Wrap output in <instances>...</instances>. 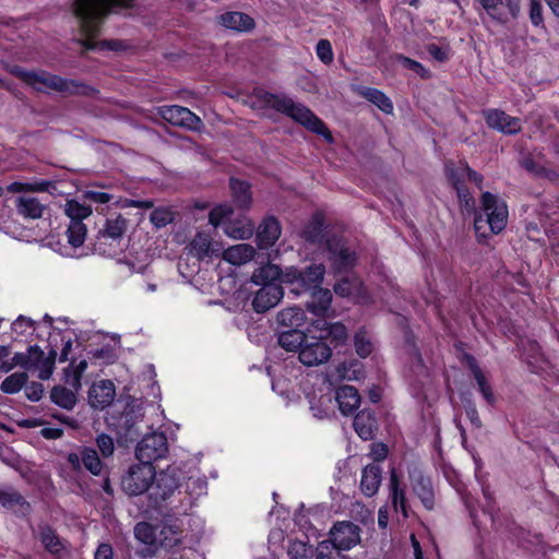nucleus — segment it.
Masks as SVG:
<instances>
[{"instance_id": "1", "label": "nucleus", "mask_w": 559, "mask_h": 559, "mask_svg": "<svg viewBox=\"0 0 559 559\" xmlns=\"http://www.w3.org/2000/svg\"><path fill=\"white\" fill-rule=\"evenodd\" d=\"M134 0H75L74 14L81 32L87 37L99 33L100 25L110 12L132 7Z\"/></svg>"}, {"instance_id": "2", "label": "nucleus", "mask_w": 559, "mask_h": 559, "mask_svg": "<svg viewBox=\"0 0 559 559\" xmlns=\"http://www.w3.org/2000/svg\"><path fill=\"white\" fill-rule=\"evenodd\" d=\"M258 95L265 106L289 116L311 132L324 136L328 142L333 141L324 122L302 104L295 103L287 96L275 95L269 92H260Z\"/></svg>"}, {"instance_id": "3", "label": "nucleus", "mask_w": 559, "mask_h": 559, "mask_svg": "<svg viewBox=\"0 0 559 559\" xmlns=\"http://www.w3.org/2000/svg\"><path fill=\"white\" fill-rule=\"evenodd\" d=\"M55 188V183L49 180L35 181H14L8 186V191L19 193L14 200V205L19 215L26 219H38L43 217L47 210L46 203L41 202L34 192H47Z\"/></svg>"}, {"instance_id": "4", "label": "nucleus", "mask_w": 559, "mask_h": 559, "mask_svg": "<svg viewBox=\"0 0 559 559\" xmlns=\"http://www.w3.org/2000/svg\"><path fill=\"white\" fill-rule=\"evenodd\" d=\"M509 212L504 200L490 192L481 195V212L475 215L474 229L477 237H487L486 227L492 234L501 233L508 223Z\"/></svg>"}, {"instance_id": "5", "label": "nucleus", "mask_w": 559, "mask_h": 559, "mask_svg": "<svg viewBox=\"0 0 559 559\" xmlns=\"http://www.w3.org/2000/svg\"><path fill=\"white\" fill-rule=\"evenodd\" d=\"M11 72L38 92L48 93L53 91L64 94H73L76 93L80 87L74 81H68L45 71H26L19 67H14Z\"/></svg>"}, {"instance_id": "6", "label": "nucleus", "mask_w": 559, "mask_h": 559, "mask_svg": "<svg viewBox=\"0 0 559 559\" xmlns=\"http://www.w3.org/2000/svg\"><path fill=\"white\" fill-rule=\"evenodd\" d=\"M128 228V221L122 215L106 219L104 227L98 233L96 250L108 257H114Z\"/></svg>"}, {"instance_id": "7", "label": "nucleus", "mask_w": 559, "mask_h": 559, "mask_svg": "<svg viewBox=\"0 0 559 559\" xmlns=\"http://www.w3.org/2000/svg\"><path fill=\"white\" fill-rule=\"evenodd\" d=\"M156 471L153 464L140 462L129 467L122 477L121 486L129 496H139L151 489Z\"/></svg>"}, {"instance_id": "8", "label": "nucleus", "mask_w": 559, "mask_h": 559, "mask_svg": "<svg viewBox=\"0 0 559 559\" xmlns=\"http://www.w3.org/2000/svg\"><path fill=\"white\" fill-rule=\"evenodd\" d=\"M168 452L167 438L163 432H152L142 438L135 449V456L140 462L152 464L163 459Z\"/></svg>"}, {"instance_id": "9", "label": "nucleus", "mask_w": 559, "mask_h": 559, "mask_svg": "<svg viewBox=\"0 0 559 559\" xmlns=\"http://www.w3.org/2000/svg\"><path fill=\"white\" fill-rule=\"evenodd\" d=\"M332 356V349L320 336L307 335L299 352V360L302 365L312 367L326 362Z\"/></svg>"}, {"instance_id": "10", "label": "nucleus", "mask_w": 559, "mask_h": 559, "mask_svg": "<svg viewBox=\"0 0 559 559\" xmlns=\"http://www.w3.org/2000/svg\"><path fill=\"white\" fill-rule=\"evenodd\" d=\"M160 117L167 122L192 131H199L203 122L199 116L190 109L177 105L163 106L158 109Z\"/></svg>"}, {"instance_id": "11", "label": "nucleus", "mask_w": 559, "mask_h": 559, "mask_svg": "<svg viewBox=\"0 0 559 559\" xmlns=\"http://www.w3.org/2000/svg\"><path fill=\"white\" fill-rule=\"evenodd\" d=\"M485 12L496 22L506 24L516 19L521 11V0H477Z\"/></svg>"}, {"instance_id": "12", "label": "nucleus", "mask_w": 559, "mask_h": 559, "mask_svg": "<svg viewBox=\"0 0 559 559\" xmlns=\"http://www.w3.org/2000/svg\"><path fill=\"white\" fill-rule=\"evenodd\" d=\"M330 539L338 549H352L360 542V530L352 522H338L330 531Z\"/></svg>"}, {"instance_id": "13", "label": "nucleus", "mask_w": 559, "mask_h": 559, "mask_svg": "<svg viewBox=\"0 0 559 559\" xmlns=\"http://www.w3.org/2000/svg\"><path fill=\"white\" fill-rule=\"evenodd\" d=\"M486 123L489 128L498 130L504 134H516L522 129L520 118L509 116L500 109H487L483 112Z\"/></svg>"}, {"instance_id": "14", "label": "nucleus", "mask_w": 559, "mask_h": 559, "mask_svg": "<svg viewBox=\"0 0 559 559\" xmlns=\"http://www.w3.org/2000/svg\"><path fill=\"white\" fill-rule=\"evenodd\" d=\"M408 475L413 492L420 499L427 510H432L435 507V493L430 478L425 476L417 467L409 469Z\"/></svg>"}, {"instance_id": "15", "label": "nucleus", "mask_w": 559, "mask_h": 559, "mask_svg": "<svg viewBox=\"0 0 559 559\" xmlns=\"http://www.w3.org/2000/svg\"><path fill=\"white\" fill-rule=\"evenodd\" d=\"M329 259L337 272H345L352 269L356 262V254L350 251L341 240L332 239L326 242Z\"/></svg>"}, {"instance_id": "16", "label": "nucleus", "mask_w": 559, "mask_h": 559, "mask_svg": "<svg viewBox=\"0 0 559 559\" xmlns=\"http://www.w3.org/2000/svg\"><path fill=\"white\" fill-rule=\"evenodd\" d=\"M282 297L283 289L280 284L266 283L255 292L252 307L257 312L262 313L275 307Z\"/></svg>"}, {"instance_id": "17", "label": "nucleus", "mask_w": 559, "mask_h": 559, "mask_svg": "<svg viewBox=\"0 0 559 559\" xmlns=\"http://www.w3.org/2000/svg\"><path fill=\"white\" fill-rule=\"evenodd\" d=\"M56 356L53 349L46 355L37 345L31 346L29 370H38L39 379L48 380L55 369Z\"/></svg>"}, {"instance_id": "18", "label": "nucleus", "mask_w": 559, "mask_h": 559, "mask_svg": "<svg viewBox=\"0 0 559 559\" xmlns=\"http://www.w3.org/2000/svg\"><path fill=\"white\" fill-rule=\"evenodd\" d=\"M325 267L323 264H311L304 271H294L292 283L305 288V290H316L321 288L320 285L323 281Z\"/></svg>"}, {"instance_id": "19", "label": "nucleus", "mask_w": 559, "mask_h": 559, "mask_svg": "<svg viewBox=\"0 0 559 559\" xmlns=\"http://www.w3.org/2000/svg\"><path fill=\"white\" fill-rule=\"evenodd\" d=\"M116 395L115 384L110 380L95 382L88 391V402L94 408H105L111 404Z\"/></svg>"}, {"instance_id": "20", "label": "nucleus", "mask_w": 559, "mask_h": 559, "mask_svg": "<svg viewBox=\"0 0 559 559\" xmlns=\"http://www.w3.org/2000/svg\"><path fill=\"white\" fill-rule=\"evenodd\" d=\"M178 488V483L175 474L167 469L163 471L159 474L156 473V477L153 480V485L151 487V496L157 500H166L169 498L175 490Z\"/></svg>"}, {"instance_id": "21", "label": "nucleus", "mask_w": 559, "mask_h": 559, "mask_svg": "<svg viewBox=\"0 0 559 559\" xmlns=\"http://www.w3.org/2000/svg\"><path fill=\"white\" fill-rule=\"evenodd\" d=\"M447 176L452 182L453 187L457 189V186H463V182L468 179L475 182L479 188L483 181V176L474 171L465 163H448L445 165Z\"/></svg>"}, {"instance_id": "22", "label": "nucleus", "mask_w": 559, "mask_h": 559, "mask_svg": "<svg viewBox=\"0 0 559 559\" xmlns=\"http://www.w3.org/2000/svg\"><path fill=\"white\" fill-rule=\"evenodd\" d=\"M334 290L338 296L350 297L358 302L369 301L362 283L357 277H345L337 282Z\"/></svg>"}, {"instance_id": "23", "label": "nucleus", "mask_w": 559, "mask_h": 559, "mask_svg": "<svg viewBox=\"0 0 559 559\" xmlns=\"http://www.w3.org/2000/svg\"><path fill=\"white\" fill-rule=\"evenodd\" d=\"M382 469L378 464L367 465L361 473L360 489L367 497L374 496L380 487Z\"/></svg>"}, {"instance_id": "24", "label": "nucleus", "mask_w": 559, "mask_h": 559, "mask_svg": "<svg viewBox=\"0 0 559 559\" xmlns=\"http://www.w3.org/2000/svg\"><path fill=\"white\" fill-rule=\"evenodd\" d=\"M280 236V223L274 217L265 218L258 228V245L261 249H267L276 242Z\"/></svg>"}, {"instance_id": "25", "label": "nucleus", "mask_w": 559, "mask_h": 559, "mask_svg": "<svg viewBox=\"0 0 559 559\" xmlns=\"http://www.w3.org/2000/svg\"><path fill=\"white\" fill-rule=\"evenodd\" d=\"M218 22L224 27L236 32H248L254 27V21L242 12H226L218 16Z\"/></svg>"}, {"instance_id": "26", "label": "nucleus", "mask_w": 559, "mask_h": 559, "mask_svg": "<svg viewBox=\"0 0 559 559\" xmlns=\"http://www.w3.org/2000/svg\"><path fill=\"white\" fill-rule=\"evenodd\" d=\"M335 401L343 415L352 414L360 404V396L356 388L343 385L337 389Z\"/></svg>"}, {"instance_id": "27", "label": "nucleus", "mask_w": 559, "mask_h": 559, "mask_svg": "<svg viewBox=\"0 0 559 559\" xmlns=\"http://www.w3.org/2000/svg\"><path fill=\"white\" fill-rule=\"evenodd\" d=\"M389 488L391 503L394 511H401L403 518L406 519L408 516L406 493L404 488L400 486V480L395 469L391 471Z\"/></svg>"}, {"instance_id": "28", "label": "nucleus", "mask_w": 559, "mask_h": 559, "mask_svg": "<svg viewBox=\"0 0 559 559\" xmlns=\"http://www.w3.org/2000/svg\"><path fill=\"white\" fill-rule=\"evenodd\" d=\"M354 429L364 440H371L377 430V419L372 412L362 409L354 419Z\"/></svg>"}, {"instance_id": "29", "label": "nucleus", "mask_w": 559, "mask_h": 559, "mask_svg": "<svg viewBox=\"0 0 559 559\" xmlns=\"http://www.w3.org/2000/svg\"><path fill=\"white\" fill-rule=\"evenodd\" d=\"M254 255L255 249L248 243L231 246L223 252V259L234 265H242L251 261Z\"/></svg>"}, {"instance_id": "30", "label": "nucleus", "mask_w": 559, "mask_h": 559, "mask_svg": "<svg viewBox=\"0 0 559 559\" xmlns=\"http://www.w3.org/2000/svg\"><path fill=\"white\" fill-rule=\"evenodd\" d=\"M190 252L198 259L218 255L221 249L212 243L211 237L205 233H199L189 245Z\"/></svg>"}, {"instance_id": "31", "label": "nucleus", "mask_w": 559, "mask_h": 559, "mask_svg": "<svg viewBox=\"0 0 559 559\" xmlns=\"http://www.w3.org/2000/svg\"><path fill=\"white\" fill-rule=\"evenodd\" d=\"M332 301V294L329 289L318 288L311 292L307 301V309L316 316H324Z\"/></svg>"}, {"instance_id": "32", "label": "nucleus", "mask_w": 559, "mask_h": 559, "mask_svg": "<svg viewBox=\"0 0 559 559\" xmlns=\"http://www.w3.org/2000/svg\"><path fill=\"white\" fill-rule=\"evenodd\" d=\"M466 360H467L468 367H469V369H471V371H472V373L474 376V379H475V381H476V383L478 385L479 392L481 393L484 399L489 404H493L495 396H493V393L491 391V386L488 384L487 379H486L484 372L481 371V369L477 365V361L475 360V358L473 356H469V355L466 356Z\"/></svg>"}, {"instance_id": "33", "label": "nucleus", "mask_w": 559, "mask_h": 559, "mask_svg": "<svg viewBox=\"0 0 559 559\" xmlns=\"http://www.w3.org/2000/svg\"><path fill=\"white\" fill-rule=\"evenodd\" d=\"M276 320L282 326L297 329L304 324L306 316L300 307L294 306L281 310L277 313Z\"/></svg>"}, {"instance_id": "34", "label": "nucleus", "mask_w": 559, "mask_h": 559, "mask_svg": "<svg viewBox=\"0 0 559 559\" xmlns=\"http://www.w3.org/2000/svg\"><path fill=\"white\" fill-rule=\"evenodd\" d=\"M307 335L298 329H290L278 335V344L287 352L299 353Z\"/></svg>"}, {"instance_id": "35", "label": "nucleus", "mask_w": 559, "mask_h": 559, "mask_svg": "<svg viewBox=\"0 0 559 559\" xmlns=\"http://www.w3.org/2000/svg\"><path fill=\"white\" fill-rule=\"evenodd\" d=\"M360 95L367 100L376 105L384 114L393 112V104L391 99L380 90L372 87H364L360 91Z\"/></svg>"}, {"instance_id": "36", "label": "nucleus", "mask_w": 559, "mask_h": 559, "mask_svg": "<svg viewBox=\"0 0 559 559\" xmlns=\"http://www.w3.org/2000/svg\"><path fill=\"white\" fill-rule=\"evenodd\" d=\"M281 269L275 264H265L253 272L251 283L255 285H266V283H276L281 276Z\"/></svg>"}, {"instance_id": "37", "label": "nucleus", "mask_w": 559, "mask_h": 559, "mask_svg": "<svg viewBox=\"0 0 559 559\" xmlns=\"http://www.w3.org/2000/svg\"><path fill=\"white\" fill-rule=\"evenodd\" d=\"M182 532L177 523H165L160 530V545L173 548L181 543Z\"/></svg>"}, {"instance_id": "38", "label": "nucleus", "mask_w": 559, "mask_h": 559, "mask_svg": "<svg viewBox=\"0 0 559 559\" xmlns=\"http://www.w3.org/2000/svg\"><path fill=\"white\" fill-rule=\"evenodd\" d=\"M87 368V361L85 359L80 360L74 365L72 361L71 365L64 369V381L68 385H70L73 390L78 391L81 389V378Z\"/></svg>"}, {"instance_id": "39", "label": "nucleus", "mask_w": 559, "mask_h": 559, "mask_svg": "<svg viewBox=\"0 0 559 559\" xmlns=\"http://www.w3.org/2000/svg\"><path fill=\"white\" fill-rule=\"evenodd\" d=\"M230 189L233 192V197L235 202L240 207H248L251 203V192L250 186L246 181H241L238 179H230Z\"/></svg>"}, {"instance_id": "40", "label": "nucleus", "mask_w": 559, "mask_h": 559, "mask_svg": "<svg viewBox=\"0 0 559 559\" xmlns=\"http://www.w3.org/2000/svg\"><path fill=\"white\" fill-rule=\"evenodd\" d=\"M50 397L56 405L66 409H72L76 404L74 392L61 385H57L51 390Z\"/></svg>"}, {"instance_id": "41", "label": "nucleus", "mask_w": 559, "mask_h": 559, "mask_svg": "<svg viewBox=\"0 0 559 559\" xmlns=\"http://www.w3.org/2000/svg\"><path fill=\"white\" fill-rule=\"evenodd\" d=\"M64 213L70 222H83L92 215L93 211L90 205L82 204L76 200H69L64 204Z\"/></svg>"}, {"instance_id": "42", "label": "nucleus", "mask_w": 559, "mask_h": 559, "mask_svg": "<svg viewBox=\"0 0 559 559\" xmlns=\"http://www.w3.org/2000/svg\"><path fill=\"white\" fill-rule=\"evenodd\" d=\"M66 237L72 248L81 247L86 237L85 224L83 222H70L66 230Z\"/></svg>"}, {"instance_id": "43", "label": "nucleus", "mask_w": 559, "mask_h": 559, "mask_svg": "<svg viewBox=\"0 0 559 559\" xmlns=\"http://www.w3.org/2000/svg\"><path fill=\"white\" fill-rule=\"evenodd\" d=\"M82 465L95 476L102 474L103 463L93 448L82 447Z\"/></svg>"}, {"instance_id": "44", "label": "nucleus", "mask_w": 559, "mask_h": 559, "mask_svg": "<svg viewBox=\"0 0 559 559\" xmlns=\"http://www.w3.org/2000/svg\"><path fill=\"white\" fill-rule=\"evenodd\" d=\"M331 539L322 540L316 549V559H347Z\"/></svg>"}, {"instance_id": "45", "label": "nucleus", "mask_w": 559, "mask_h": 559, "mask_svg": "<svg viewBox=\"0 0 559 559\" xmlns=\"http://www.w3.org/2000/svg\"><path fill=\"white\" fill-rule=\"evenodd\" d=\"M27 378L25 372H15L2 381L0 389L5 394L17 393L25 385Z\"/></svg>"}, {"instance_id": "46", "label": "nucleus", "mask_w": 559, "mask_h": 559, "mask_svg": "<svg viewBox=\"0 0 559 559\" xmlns=\"http://www.w3.org/2000/svg\"><path fill=\"white\" fill-rule=\"evenodd\" d=\"M323 233V222L320 216H314L312 221L302 230L301 237L311 243L321 241Z\"/></svg>"}, {"instance_id": "47", "label": "nucleus", "mask_w": 559, "mask_h": 559, "mask_svg": "<svg viewBox=\"0 0 559 559\" xmlns=\"http://www.w3.org/2000/svg\"><path fill=\"white\" fill-rule=\"evenodd\" d=\"M186 491L192 498H199L206 495V478L202 475H191L186 483Z\"/></svg>"}, {"instance_id": "48", "label": "nucleus", "mask_w": 559, "mask_h": 559, "mask_svg": "<svg viewBox=\"0 0 559 559\" xmlns=\"http://www.w3.org/2000/svg\"><path fill=\"white\" fill-rule=\"evenodd\" d=\"M40 540L45 548L51 554H59L62 550V544L60 538L50 527L40 528Z\"/></svg>"}, {"instance_id": "49", "label": "nucleus", "mask_w": 559, "mask_h": 559, "mask_svg": "<svg viewBox=\"0 0 559 559\" xmlns=\"http://www.w3.org/2000/svg\"><path fill=\"white\" fill-rule=\"evenodd\" d=\"M332 400L331 394L321 395L318 402L311 399L309 403L313 416L320 419L326 417L332 406Z\"/></svg>"}, {"instance_id": "50", "label": "nucleus", "mask_w": 559, "mask_h": 559, "mask_svg": "<svg viewBox=\"0 0 559 559\" xmlns=\"http://www.w3.org/2000/svg\"><path fill=\"white\" fill-rule=\"evenodd\" d=\"M355 350L358 356L366 358L372 353L373 345L365 330L358 331L354 336Z\"/></svg>"}, {"instance_id": "51", "label": "nucleus", "mask_w": 559, "mask_h": 559, "mask_svg": "<svg viewBox=\"0 0 559 559\" xmlns=\"http://www.w3.org/2000/svg\"><path fill=\"white\" fill-rule=\"evenodd\" d=\"M224 231L234 239H248L253 235L254 226L251 223H241V225L228 224Z\"/></svg>"}, {"instance_id": "52", "label": "nucleus", "mask_w": 559, "mask_h": 559, "mask_svg": "<svg viewBox=\"0 0 559 559\" xmlns=\"http://www.w3.org/2000/svg\"><path fill=\"white\" fill-rule=\"evenodd\" d=\"M233 209L229 205L221 204L211 210L209 221L214 227H217L229 219Z\"/></svg>"}, {"instance_id": "53", "label": "nucleus", "mask_w": 559, "mask_h": 559, "mask_svg": "<svg viewBox=\"0 0 559 559\" xmlns=\"http://www.w3.org/2000/svg\"><path fill=\"white\" fill-rule=\"evenodd\" d=\"M150 221L155 227L162 228L174 221V213L168 207H158L151 213Z\"/></svg>"}, {"instance_id": "54", "label": "nucleus", "mask_w": 559, "mask_h": 559, "mask_svg": "<svg viewBox=\"0 0 559 559\" xmlns=\"http://www.w3.org/2000/svg\"><path fill=\"white\" fill-rule=\"evenodd\" d=\"M324 337H330L332 342H335L336 344H342L347 340V329L344 324L336 322L330 324L325 329V334H323Z\"/></svg>"}, {"instance_id": "55", "label": "nucleus", "mask_w": 559, "mask_h": 559, "mask_svg": "<svg viewBox=\"0 0 559 559\" xmlns=\"http://www.w3.org/2000/svg\"><path fill=\"white\" fill-rule=\"evenodd\" d=\"M317 57L324 64H330L334 60V53L332 49V45L328 39H320L316 46Z\"/></svg>"}, {"instance_id": "56", "label": "nucleus", "mask_w": 559, "mask_h": 559, "mask_svg": "<svg viewBox=\"0 0 559 559\" xmlns=\"http://www.w3.org/2000/svg\"><path fill=\"white\" fill-rule=\"evenodd\" d=\"M134 535L136 539L146 545L153 544L155 538L153 527L145 522H141L135 525Z\"/></svg>"}, {"instance_id": "57", "label": "nucleus", "mask_w": 559, "mask_h": 559, "mask_svg": "<svg viewBox=\"0 0 559 559\" xmlns=\"http://www.w3.org/2000/svg\"><path fill=\"white\" fill-rule=\"evenodd\" d=\"M97 448L103 455V457H109L115 452V442L114 439L106 433H100L96 437Z\"/></svg>"}, {"instance_id": "58", "label": "nucleus", "mask_w": 559, "mask_h": 559, "mask_svg": "<svg viewBox=\"0 0 559 559\" xmlns=\"http://www.w3.org/2000/svg\"><path fill=\"white\" fill-rule=\"evenodd\" d=\"M287 554L290 559H306L309 554V548L307 544L301 540H290L287 547Z\"/></svg>"}, {"instance_id": "59", "label": "nucleus", "mask_w": 559, "mask_h": 559, "mask_svg": "<svg viewBox=\"0 0 559 559\" xmlns=\"http://www.w3.org/2000/svg\"><path fill=\"white\" fill-rule=\"evenodd\" d=\"M82 197L85 200H88L91 202L97 203V204H106L112 201L114 195L107 192L103 191H96V190H85L82 192Z\"/></svg>"}, {"instance_id": "60", "label": "nucleus", "mask_w": 559, "mask_h": 559, "mask_svg": "<svg viewBox=\"0 0 559 559\" xmlns=\"http://www.w3.org/2000/svg\"><path fill=\"white\" fill-rule=\"evenodd\" d=\"M456 193L461 203V206L467 213L475 211V200L471 193L464 188V186H457Z\"/></svg>"}, {"instance_id": "61", "label": "nucleus", "mask_w": 559, "mask_h": 559, "mask_svg": "<svg viewBox=\"0 0 559 559\" xmlns=\"http://www.w3.org/2000/svg\"><path fill=\"white\" fill-rule=\"evenodd\" d=\"M23 502V497L14 490H0V503L4 508H12Z\"/></svg>"}, {"instance_id": "62", "label": "nucleus", "mask_w": 559, "mask_h": 559, "mask_svg": "<svg viewBox=\"0 0 559 559\" xmlns=\"http://www.w3.org/2000/svg\"><path fill=\"white\" fill-rule=\"evenodd\" d=\"M396 61L404 68L413 70L414 72L419 74L421 78H425L427 75V70L419 62H417L413 59H409L407 57L399 55V56H396Z\"/></svg>"}, {"instance_id": "63", "label": "nucleus", "mask_w": 559, "mask_h": 559, "mask_svg": "<svg viewBox=\"0 0 559 559\" xmlns=\"http://www.w3.org/2000/svg\"><path fill=\"white\" fill-rule=\"evenodd\" d=\"M530 19H531L532 24L535 26H539L543 24L540 0H531V2H530Z\"/></svg>"}, {"instance_id": "64", "label": "nucleus", "mask_w": 559, "mask_h": 559, "mask_svg": "<svg viewBox=\"0 0 559 559\" xmlns=\"http://www.w3.org/2000/svg\"><path fill=\"white\" fill-rule=\"evenodd\" d=\"M12 364V369L15 367H21L26 370H29V361H31V347L26 353H16L13 357L10 358Z\"/></svg>"}]
</instances>
